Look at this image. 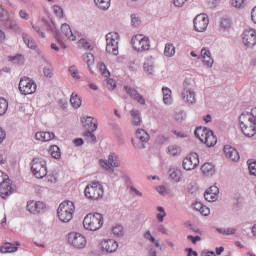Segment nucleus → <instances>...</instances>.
<instances>
[{
  "mask_svg": "<svg viewBox=\"0 0 256 256\" xmlns=\"http://www.w3.org/2000/svg\"><path fill=\"white\" fill-rule=\"evenodd\" d=\"M131 26L134 28L141 27V15L139 13L131 14Z\"/></svg>",
  "mask_w": 256,
  "mask_h": 256,
  "instance_id": "obj_34",
  "label": "nucleus"
},
{
  "mask_svg": "<svg viewBox=\"0 0 256 256\" xmlns=\"http://www.w3.org/2000/svg\"><path fill=\"white\" fill-rule=\"evenodd\" d=\"M93 133V131H86L84 132V136L89 140L90 143H97V136H95Z\"/></svg>",
  "mask_w": 256,
  "mask_h": 256,
  "instance_id": "obj_46",
  "label": "nucleus"
},
{
  "mask_svg": "<svg viewBox=\"0 0 256 256\" xmlns=\"http://www.w3.org/2000/svg\"><path fill=\"white\" fill-rule=\"evenodd\" d=\"M45 25H46L47 31H49L50 33H53L55 39H57V33H61V32H59V30H57L55 23L45 21Z\"/></svg>",
  "mask_w": 256,
  "mask_h": 256,
  "instance_id": "obj_37",
  "label": "nucleus"
},
{
  "mask_svg": "<svg viewBox=\"0 0 256 256\" xmlns=\"http://www.w3.org/2000/svg\"><path fill=\"white\" fill-rule=\"evenodd\" d=\"M242 43L248 49H253L256 45V31L255 29H247L242 34Z\"/></svg>",
  "mask_w": 256,
  "mask_h": 256,
  "instance_id": "obj_12",
  "label": "nucleus"
},
{
  "mask_svg": "<svg viewBox=\"0 0 256 256\" xmlns=\"http://www.w3.org/2000/svg\"><path fill=\"white\" fill-rule=\"evenodd\" d=\"M130 115L132 117V124L135 127H139V125H141V116L139 115V111L138 110H131Z\"/></svg>",
  "mask_w": 256,
  "mask_h": 256,
  "instance_id": "obj_32",
  "label": "nucleus"
},
{
  "mask_svg": "<svg viewBox=\"0 0 256 256\" xmlns=\"http://www.w3.org/2000/svg\"><path fill=\"white\" fill-rule=\"evenodd\" d=\"M83 60L87 63L90 73H93L91 65H95V56L92 53H86L83 55Z\"/></svg>",
  "mask_w": 256,
  "mask_h": 256,
  "instance_id": "obj_33",
  "label": "nucleus"
},
{
  "mask_svg": "<svg viewBox=\"0 0 256 256\" xmlns=\"http://www.w3.org/2000/svg\"><path fill=\"white\" fill-rule=\"evenodd\" d=\"M119 156L115 153H110L108 159L99 160V165L108 171V173H114L115 168L119 167Z\"/></svg>",
  "mask_w": 256,
  "mask_h": 256,
  "instance_id": "obj_9",
  "label": "nucleus"
},
{
  "mask_svg": "<svg viewBox=\"0 0 256 256\" xmlns=\"http://www.w3.org/2000/svg\"><path fill=\"white\" fill-rule=\"evenodd\" d=\"M47 209V206L45 205V203L38 201L36 202V215L37 213H45Z\"/></svg>",
  "mask_w": 256,
  "mask_h": 256,
  "instance_id": "obj_50",
  "label": "nucleus"
},
{
  "mask_svg": "<svg viewBox=\"0 0 256 256\" xmlns=\"http://www.w3.org/2000/svg\"><path fill=\"white\" fill-rule=\"evenodd\" d=\"M103 223V215L97 212L86 215L83 220L84 228H86L87 231H99V229L103 227Z\"/></svg>",
  "mask_w": 256,
  "mask_h": 256,
  "instance_id": "obj_2",
  "label": "nucleus"
},
{
  "mask_svg": "<svg viewBox=\"0 0 256 256\" xmlns=\"http://www.w3.org/2000/svg\"><path fill=\"white\" fill-rule=\"evenodd\" d=\"M164 55L165 57H173L175 55V46L173 44H166Z\"/></svg>",
  "mask_w": 256,
  "mask_h": 256,
  "instance_id": "obj_40",
  "label": "nucleus"
},
{
  "mask_svg": "<svg viewBox=\"0 0 256 256\" xmlns=\"http://www.w3.org/2000/svg\"><path fill=\"white\" fill-rule=\"evenodd\" d=\"M18 89L21 95H33L37 91V83L33 78L24 76L20 79Z\"/></svg>",
  "mask_w": 256,
  "mask_h": 256,
  "instance_id": "obj_7",
  "label": "nucleus"
},
{
  "mask_svg": "<svg viewBox=\"0 0 256 256\" xmlns=\"http://www.w3.org/2000/svg\"><path fill=\"white\" fill-rule=\"evenodd\" d=\"M182 167L186 171H193V169H197V167H199V155H197V153L188 155L183 160Z\"/></svg>",
  "mask_w": 256,
  "mask_h": 256,
  "instance_id": "obj_14",
  "label": "nucleus"
},
{
  "mask_svg": "<svg viewBox=\"0 0 256 256\" xmlns=\"http://www.w3.org/2000/svg\"><path fill=\"white\" fill-rule=\"evenodd\" d=\"M58 211H66L68 213H75V204L69 200H65L62 202L59 207Z\"/></svg>",
  "mask_w": 256,
  "mask_h": 256,
  "instance_id": "obj_23",
  "label": "nucleus"
},
{
  "mask_svg": "<svg viewBox=\"0 0 256 256\" xmlns=\"http://www.w3.org/2000/svg\"><path fill=\"white\" fill-rule=\"evenodd\" d=\"M4 23V26L6 29H11L12 31H19V25H17V22L14 20H9V16H7V19L5 21H2Z\"/></svg>",
  "mask_w": 256,
  "mask_h": 256,
  "instance_id": "obj_29",
  "label": "nucleus"
},
{
  "mask_svg": "<svg viewBox=\"0 0 256 256\" xmlns=\"http://www.w3.org/2000/svg\"><path fill=\"white\" fill-rule=\"evenodd\" d=\"M7 109H9V102L5 98H0V117L7 113Z\"/></svg>",
  "mask_w": 256,
  "mask_h": 256,
  "instance_id": "obj_39",
  "label": "nucleus"
},
{
  "mask_svg": "<svg viewBox=\"0 0 256 256\" xmlns=\"http://www.w3.org/2000/svg\"><path fill=\"white\" fill-rule=\"evenodd\" d=\"M32 29H34V31H36V33H38V35H40V37L45 39V32L41 31V28L39 26L32 24Z\"/></svg>",
  "mask_w": 256,
  "mask_h": 256,
  "instance_id": "obj_59",
  "label": "nucleus"
},
{
  "mask_svg": "<svg viewBox=\"0 0 256 256\" xmlns=\"http://www.w3.org/2000/svg\"><path fill=\"white\" fill-rule=\"evenodd\" d=\"M105 86L107 87V89H109V91H113V89L117 88V83L113 79L107 78Z\"/></svg>",
  "mask_w": 256,
  "mask_h": 256,
  "instance_id": "obj_47",
  "label": "nucleus"
},
{
  "mask_svg": "<svg viewBox=\"0 0 256 256\" xmlns=\"http://www.w3.org/2000/svg\"><path fill=\"white\" fill-rule=\"evenodd\" d=\"M174 117L176 121H178L179 123H183V121L187 119V112L185 110L176 111Z\"/></svg>",
  "mask_w": 256,
  "mask_h": 256,
  "instance_id": "obj_41",
  "label": "nucleus"
},
{
  "mask_svg": "<svg viewBox=\"0 0 256 256\" xmlns=\"http://www.w3.org/2000/svg\"><path fill=\"white\" fill-rule=\"evenodd\" d=\"M31 171L36 179L47 177V162L43 158H34L31 162Z\"/></svg>",
  "mask_w": 256,
  "mask_h": 256,
  "instance_id": "obj_6",
  "label": "nucleus"
},
{
  "mask_svg": "<svg viewBox=\"0 0 256 256\" xmlns=\"http://www.w3.org/2000/svg\"><path fill=\"white\" fill-rule=\"evenodd\" d=\"M45 63L47 66L43 68L44 76H46L48 79H51L53 77V66L47 60H45Z\"/></svg>",
  "mask_w": 256,
  "mask_h": 256,
  "instance_id": "obj_38",
  "label": "nucleus"
},
{
  "mask_svg": "<svg viewBox=\"0 0 256 256\" xmlns=\"http://www.w3.org/2000/svg\"><path fill=\"white\" fill-rule=\"evenodd\" d=\"M181 98L187 105H195L197 103V98L194 89H183L181 92Z\"/></svg>",
  "mask_w": 256,
  "mask_h": 256,
  "instance_id": "obj_15",
  "label": "nucleus"
},
{
  "mask_svg": "<svg viewBox=\"0 0 256 256\" xmlns=\"http://www.w3.org/2000/svg\"><path fill=\"white\" fill-rule=\"evenodd\" d=\"M162 92H163V101L165 103V105H171V89L167 88V87H163L162 88Z\"/></svg>",
  "mask_w": 256,
  "mask_h": 256,
  "instance_id": "obj_36",
  "label": "nucleus"
},
{
  "mask_svg": "<svg viewBox=\"0 0 256 256\" xmlns=\"http://www.w3.org/2000/svg\"><path fill=\"white\" fill-rule=\"evenodd\" d=\"M94 3L102 11H108L111 7V0H94Z\"/></svg>",
  "mask_w": 256,
  "mask_h": 256,
  "instance_id": "obj_27",
  "label": "nucleus"
},
{
  "mask_svg": "<svg viewBox=\"0 0 256 256\" xmlns=\"http://www.w3.org/2000/svg\"><path fill=\"white\" fill-rule=\"evenodd\" d=\"M187 239L189 241H192V243L195 245V244H197V242L201 241V236L188 235Z\"/></svg>",
  "mask_w": 256,
  "mask_h": 256,
  "instance_id": "obj_62",
  "label": "nucleus"
},
{
  "mask_svg": "<svg viewBox=\"0 0 256 256\" xmlns=\"http://www.w3.org/2000/svg\"><path fill=\"white\" fill-rule=\"evenodd\" d=\"M240 128L245 137H255L256 118L251 112H243L240 117Z\"/></svg>",
  "mask_w": 256,
  "mask_h": 256,
  "instance_id": "obj_1",
  "label": "nucleus"
},
{
  "mask_svg": "<svg viewBox=\"0 0 256 256\" xmlns=\"http://www.w3.org/2000/svg\"><path fill=\"white\" fill-rule=\"evenodd\" d=\"M79 46L82 47V49H87L88 51H91L93 49L91 44L86 39H80Z\"/></svg>",
  "mask_w": 256,
  "mask_h": 256,
  "instance_id": "obj_52",
  "label": "nucleus"
},
{
  "mask_svg": "<svg viewBox=\"0 0 256 256\" xmlns=\"http://www.w3.org/2000/svg\"><path fill=\"white\" fill-rule=\"evenodd\" d=\"M201 171L206 177H211L215 175V166L211 163H205L202 165Z\"/></svg>",
  "mask_w": 256,
  "mask_h": 256,
  "instance_id": "obj_25",
  "label": "nucleus"
},
{
  "mask_svg": "<svg viewBox=\"0 0 256 256\" xmlns=\"http://www.w3.org/2000/svg\"><path fill=\"white\" fill-rule=\"evenodd\" d=\"M14 191L11 179H9V176L6 174L3 181L0 182V197H2V199H7L9 195H13Z\"/></svg>",
  "mask_w": 256,
  "mask_h": 256,
  "instance_id": "obj_13",
  "label": "nucleus"
},
{
  "mask_svg": "<svg viewBox=\"0 0 256 256\" xmlns=\"http://www.w3.org/2000/svg\"><path fill=\"white\" fill-rule=\"evenodd\" d=\"M204 197L206 201L209 203H213L217 201L219 197V188L217 186H211L206 192L204 193Z\"/></svg>",
  "mask_w": 256,
  "mask_h": 256,
  "instance_id": "obj_20",
  "label": "nucleus"
},
{
  "mask_svg": "<svg viewBox=\"0 0 256 256\" xmlns=\"http://www.w3.org/2000/svg\"><path fill=\"white\" fill-rule=\"evenodd\" d=\"M98 67H99V71H100L101 75H103V77H106V78L111 77V72H109L107 70V66L105 65V63L100 62L98 64Z\"/></svg>",
  "mask_w": 256,
  "mask_h": 256,
  "instance_id": "obj_42",
  "label": "nucleus"
},
{
  "mask_svg": "<svg viewBox=\"0 0 256 256\" xmlns=\"http://www.w3.org/2000/svg\"><path fill=\"white\" fill-rule=\"evenodd\" d=\"M7 11L5 10V8L3 6H0V21H7Z\"/></svg>",
  "mask_w": 256,
  "mask_h": 256,
  "instance_id": "obj_57",
  "label": "nucleus"
},
{
  "mask_svg": "<svg viewBox=\"0 0 256 256\" xmlns=\"http://www.w3.org/2000/svg\"><path fill=\"white\" fill-rule=\"evenodd\" d=\"M202 59H203L204 65H206V67H209V68L213 67L214 61H213V57H211V55L206 56L205 58H202Z\"/></svg>",
  "mask_w": 256,
  "mask_h": 256,
  "instance_id": "obj_55",
  "label": "nucleus"
},
{
  "mask_svg": "<svg viewBox=\"0 0 256 256\" xmlns=\"http://www.w3.org/2000/svg\"><path fill=\"white\" fill-rule=\"evenodd\" d=\"M201 215L207 216L209 215V213H211V210L209 209V207L203 205L201 210H200Z\"/></svg>",
  "mask_w": 256,
  "mask_h": 256,
  "instance_id": "obj_64",
  "label": "nucleus"
},
{
  "mask_svg": "<svg viewBox=\"0 0 256 256\" xmlns=\"http://www.w3.org/2000/svg\"><path fill=\"white\" fill-rule=\"evenodd\" d=\"M195 136L201 141V143H205L207 147H215V145H217V136L213 131L207 128H197L195 130Z\"/></svg>",
  "mask_w": 256,
  "mask_h": 256,
  "instance_id": "obj_4",
  "label": "nucleus"
},
{
  "mask_svg": "<svg viewBox=\"0 0 256 256\" xmlns=\"http://www.w3.org/2000/svg\"><path fill=\"white\" fill-rule=\"evenodd\" d=\"M61 32L69 39V41H77V37L73 35V31L71 30V26H69V24H62Z\"/></svg>",
  "mask_w": 256,
  "mask_h": 256,
  "instance_id": "obj_24",
  "label": "nucleus"
},
{
  "mask_svg": "<svg viewBox=\"0 0 256 256\" xmlns=\"http://www.w3.org/2000/svg\"><path fill=\"white\" fill-rule=\"evenodd\" d=\"M194 29L198 33H203L207 31V27H209V16L207 14H198L194 20Z\"/></svg>",
  "mask_w": 256,
  "mask_h": 256,
  "instance_id": "obj_11",
  "label": "nucleus"
},
{
  "mask_svg": "<svg viewBox=\"0 0 256 256\" xmlns=\"http://www.w3.org/2000/svg\"><path fill=\"white\" fill-rule=\"evenodd\" d=\"M106 52L119 55V33L110 32L106 35Z\"/></svg>",
  "mask_w": 256,
  "mask_h": 256,
  "instance_id": "obj_8",
  "label": "nucleus"
},
{
  "mask_svg": "<svg viewBox=\"0 0 256 256\" xmlns=\"http://www.w3.org/2000/svg\"><path fill=\"white\" fill-rule=\"evenodd\" d=\"M167 149H168V153H170V155H172L173 157L181 153V148L177 145H171Z\"/></svg>",
  "mask_w": 256,
  "mask_h": 256,
  "instance_id": "obj_45",
  "label": "nucleus"
},
{
  "mask_svg": "<svg viewBox=\"0 0 256 256\" xmlns=\"http://www.w3.org/2000/svg\"><path fill=\"white\" fill-rule=\"evenodd\" d=\"M68 243L75 249H85L87 247V238L81 233L72 232L68 234Z\"/></svg>",
  "mask_w": 256,
  "mask_h": 256,
  "instance_id": "obj_10",
  "label": "nucleus"
},
{
  "mask_svg": "<svg viewBox=\"0 0 256 256\" xmlns=\"http://www.w3.org/2000/svg\"><path fill=\"white\" fill-rule=\"evenodd\" d=\"M69 72L73 79H81V76H79V70L77 69V66H70Z\"/></svg>",
  "mask_w": 256,
  "mask_h": 256,
  "instance_id": "obj_48",
  "label": "nucleus"
},
{
  "mask_svg": "<svg viewBox=\"0 0 256 256\" xmlns=\"http://www.w3.org/2000/svg\"><path fill=\"white\" fill-rule=\"evenodd\" d=\"M56 40H57L58 44L60 45V47H62V49H67V45H65V42H63V36L61 35V33L57 32Z\"/></svg>",
  "mask_w": 256,
  "mask_h": 256,
  "instance_id": "obj_56",
  "label": "nucleus"
},
{
  "mask_svg": "<svg viewBox=\"0 0 256 256\" xmlns=\"http://www.w3.org/2000/svg\"><path fill=\"white\" fill-rule=\"evenodd\" d=\"M232 5L236 9H243L245 7V0H232Z\"/></svg>",
  "mask_w": 256,
  "mask_h": 256,
  "instance_id": "obj_53",
  "label": "nucleus"
},
{
  "mask_svg": "<svg viewBox=\"0 0 256 256\" xmlns=\"http://www.w3.org/2000/svg\"><path fill=\"white\" fill-rule=\"evenodd\" d=\"M144 238L146 239V241H150V243L155 241V237H153V235L151 234V231L147 230L144 233Z\"/></svg>",
  "mask_w": 256,
  "mask_h": 256,
  "instance_id": "obj_61",
  "label": "nucleus"
},
{
  "mask_svg": "<svg viewBox=\"0 0 256 256\" xmlns=\"http://www.w3.org/2000/svg\"><path fill=\"white\" fill-rule=\"evenodd\" d=\"M26 207L29 213H33V215H37V205L35 201H28Z\"/></svg>",
  "mask_w": 256,
  "mask_h": 256,
  "instance_id": "obj_44",
  "label": "nucleus"
},
{
  "mask_svg": "<svg viewBox=\"0 0 256 256\" xmlns=\"http://www.w3.org/2000/svg\"><path fill=\"white\" fill-rule=\"evenodd\" d=\"M247 164L250 175H254V177H256V161L248 160Z\"/></svg>",
  "mask_w": 256,
  "mask_h": 256,
  "instance_id": "obj_49",
  "label": "nucleus"
},
{
  "mask_svg": "<svg viewBox=\"0 0 256 256\" xmlns=\"http://www.w3.org/2000/svg\"><path fill=\"white\" fill-rule=\"evenodd\" d=\"M131 45L134 51L138 53H143V51H149L151 49V41L149 37L143 36V34H137L132 37Z\"/></svg>",
  "mask_w": 256,
  "mask_h": 256,
  "instance_id": "obj_5",
  "label": "nucleus"
},
{
  "mask_svg": "<svg viewBox=\"0 0 256 256\" xmlns=\"http://www.w3.org/2000/svg\"><path fill=\"white\" fill-rule=\"evenodd\" d=\"M70 103L74 109H79L81 107V104L83 103V100H81V97L79 95L72 93L70 97Z\"/></svg>",
  "mask_w": 256,
  "mask_h": 256,
  "instance_id": "obj_28",
  "label": "nucleus"
},
{
  "mask_svg": "<svg viewBox=\"0 0 256 256\" xmlns=\"http://www.w3.org/2000/svg\"><path fill=\"white\" fill-rule=\"evenodd\" d=\"M19 251V247L17 246H1L0 253H15Z\"/></svg>",
  "mask_w": 256,
  "mask_h": 256,
  "instance_id": "obj_43",
  "label": "nucleus"
},
{
  "mask_svg": "<svg viewBox=\"0 0 256 256\" xmlns=\"http://www.w3.org/2000/svg\"><path fill=\"white\" fill-rule=\"evenodd\" d=\"M143 69L148 75H153V73H155V59L153 56H149L145 59Z\"/></svg>",
  "mask_w": 256,
  "mask_h": 256,
  "instance_id": "obj_22",
  "label": "nucleus"
},
{
  "mask_svg": "<svg viewBox=\"0 0 256 256\" xmlns=\"http://www.w3.org/2000/svg\"><path fill=\"white\" fill-rule=\"evenodd\" d=\"M105 191L103 189V185L99 182H92L88 184L84 190L85 197L92 201H97L99 199H103Z\"/></svg>",
  "mask_w": 256,
  "mask_h": 256,
  "instance_id": "obj_3",
  "label": "nucleus"
},
{
  "mask_svg": "<svg viewBox=\"0 0 256 256\" xmlns=\"http://www.w3.org/2000/svg\"><path fill=\"white\" fill-rule=\"evenodd\" d=\"M112 233H114V235H117L118 237H121V235H123V226L117 225L113 227Z\"/></svg>",
  "mask_w": 256,
  "mask_h": 256,
  "instance_id": "obj_54",
  "label": "nucleus"
},
{
  "mask_svg": "<svg viewBox=\"0 0 256 256\" xmlns=\"http://www.w3.org/2000/svg\"><path fill=\"white\" fill-rule=\"evenodd\" d=\"M22 39L29 49H37V43L35 40L30 39L27 33H22Z\"/></svg>",
  "mask_w": 256,
  "mask_h": 256,
  "instance_id": "obj_30",
  "label": "nucleus"
},
{
  "mask_svg": "<svg viewBox=\"0 0 256 256\" xmlns=\"http://www.w3.org/2000/svg\"><path fill=\"white\" fill-rule=\"evenodd\" d=\"M49 153L53 159H61V149L57 145H52L49 148Z\"/></svg>",
  "mask_w": 256,
  "mask_h": 256,
  "instance_id": "obj_35",
  "label": "nucleus"
},
{
  "mask_svg": "<svg viewBox=\"0 0 256 256\" xmlns=\"http://www.w3.org/2000/svg\"><path fill=\"white\" fill-rule=\"evenodd\" d=\"M102 251L106 253H115L119 249V243L114 239L103 240L101 242Z\"/></svg>",
  "mask_w": 256,
  "mask_h": 256,
  "instance_id": "obj_18",
  "label": "nucleus"
},
{
  "mask_svg": "<svg viewBox=\"0 0 256 256\" xmlns=\"http://www.w3.org/2000/svg\"><path fill=\"white\" fill-rule=\"evenodd\" d=\"M168 173L171 179H173V181H176V183H179V181H181V170L177 168H171Z\"/></svg>",
  "mask_w": 256,
  "mask_h": 256,
  "instance_id": "obj_31",
  "label": "nucleus"
},
{
  "mask_svg": "<svg viewBox=\"0 0 256 256\" xmlns=\"http://www.w3.org/2000/svg\"><path fill=\"white\" fill-rule=\"evenodd\" d=\"M10 61H12V63H23V55H16V56H12L10 57Z\"/></svg>",
  "mask_w": 256,
  "mask_h": 256,
  "instance_id": "obj_58",
  "label": "nucleus"
},
{
  "mask_svg": "<svg viewBox=\"0 0 256 256\" xmlns=\"http://www.w3.org/2000/svg\"><path fill=\"white\" fill-rule=\"evenodd\" d=\"M44 135V141H52V139H55V134L51 132H43Z\"/></svg>",
  "mask_w": 256,
  "mask_h": 256,
  "instance_id": "obj_60",
  "label": "nucleus"
},
{
  "mask_svg": "<svg viewBox=\"0 0 256 256\" xmlns=\"http://www.w3.org/2000/svg\"><path fill=\"white\" fill-rule=\"evenodd\" d=\"M211 51H209L207 48H202L201 50V59H204L205 57H210Z\"/></svg>",
  "mask_w": 256,
  "mask_h": 256,
  "instance_id": "obj_63",
  "label": "nucleus"
},
{
  "mask_svg": "<svg viewBox=\"0 0 256 256\" xmlns=\"http://www.w3.org/2000/svg\"><path fill=\"white\" fill-rule=\"evenodd\" d=\"M74 212H66L65 210H58V217L62 223H69L73 219Z\"/></svg>",
  "mask_w": 256,
  "mask_h": 256,
  "instance_id": "obj_26",
  "label": "nucleus"
},
{
  "mask_svg": "<svg viewBox=\"0 0 256 256\" xmlns=\"http://www.w3.org/2000/svg\"><path fill=\"white\" fill-rule=\"evenodd\" d=\"M224 153L227 159H230V161L237 162L239 161V159H241V157L239 156V151L229 145L224 146Z\"/></svg>",
  "mask_w": 256,
  "mask_h": 256,
  "instance_id": "obj_21",
  "label": "nucleus"
},
{
  "mask_svg": "<svg viewBox=\"0 0 256 256\" xmlns=\"http://www.w3.org/2000/svg\"><path fill=\"white\" fill-rule=\"evenodd\" d=\"M82 124H83V128L85 129V131L95 132V131H97V129L99 127V122L97 121V119H95L91 116L82 118Z\"/></svg>",
  "mask_w": 256,
  "mask_h": 256,
  "instance_id": "obj_17",
  "label": "nucleus"
},
{
  "mask_svg": "<svg viewBox=\"0 0 256 256\" xmlns=\"http://www.w3.org/2000/svg\"><path fill=\"white\" fill-rule=\"evenodd\" d=\"M231 25H232L231 19L229 18L221 19L220 27H222V29H230Z\"/></svg>",
  "mask_w": 256,
  "mask_h": 256,
  "instance_id": "obj_51",
  "label": "nucleus"
},
{
  "mask_svg": "<svg viewBox=\"0 0 256 256\" xmlns=\"http://www.w3.org/2000/svg\"><path fill=\"white\" fill-rule=\"evenodd\" d=\"M136 139L138 149H145V144L149 143L150 136L145 130L139 128L136 130Z\"/></svg>",
  "mask_w": 256,
  "mask_h": 256,
  "instance_id": "obj_16",
  "label": "nucleus"
},
{
  "mask_svg": "<svg viewBox=\"0 0 256 256\" xmlns=\"http://www.w3.org/2000/svg\"><path fill=\"white\" fill-rule=\"evenodd\" d=\"M124 89L126 93L130 95L132 99H134V101H137V103L140 105H145V98H143V96L139 94L135 88H132L131 86H124Z\"/></svg>",
  "mask_w": 256,
  "mask_h": 256,
  "instance_id": "obj_19",
  "label": "nucleus"
}]
</instances>
